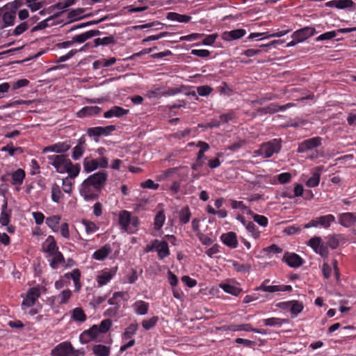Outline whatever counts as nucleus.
Here are the masks:
<instances>
[{"label":"nucleus","mask_w":356,"mask_h":356,"mask_svg":"<svg viewBox=\"0 0 356 356\" xmlns=\"http://www.w3.org/2000/svg\"><path fill=\"white\" fill-rule=\"evenodd\" d=\"M108 174L99 171L86 178L79 186V193L86 201H93L99 197L102 190L106 186Z\"/></svg>","instance_id":"obj_1"},{"label":"nucleus","mask_w":356,"mask_h":356,"mask_svg":"<svg viewBox=\"0 0 356 356\" xmlns=\"http://www.w3.org/2000/svg\"><path fill=\"white\" fill-rule=\"evenodd\" d=\"M49 163L54 167L58 173H65L67 165H71V160L65 154L49 155L47 156Z\"/></svg>","instance_id":"obj_2"},{"label":"nucleus","mask_w":356,"mask_h":356,"mask_svg":"<svg viewBox=\"0 0 356 356\" xmlns=\"http://www.w3.org/2000/svg\"><path fill=\"white\" fill-rule=\"evenodd\" d=\"M307 245L309 246L316 254H318L323 258H327L329 255L327 245L322 241L320 236H314L311 238Z\"/></svg>","instance_id":"obj_3"},{"label":"nucleus","mask_w":356,"mask_h":356,"mask_svg":"<svg viewBox=\"0 0 356 356\" xmlns=\"http://www.w3.org/2000/svg\"><path fill=\"white\" fill-rule=\"evenodd\" d=\"M334 222H335V217L332 214L321 216L312 219L308 223L303 225V228H310L312 227H316L321 226L324 229H327Z\"/></svg>","instance_id":"obj_4"},{"label":"nucleus","mask_w":356,"mask_h":356,"mask_svg":"<svg viewBox=\"0 0 356 356\" xmlns=\"http://www.w3.org/2000/svg\"><path fill=\"white\" fill-rule=\"evenodd\" d=\"M282 142L281 138H273L263 143L261 146L265 154V159L270 158L274 154L279 153L282 149Z\"/></svg>","instance_id":"obj_5"},{"label":"nucleus","mask_w":356,"mask_h":356,"mask_svg":"<svg viewBox=\"0 0 356 356\" xmlns=\"http://www.w3.org/2000/svg\"><path fill=\"white\" fill-rule=\"evenodd\" d=\"M41 286L38 285L30 288L27 291L26 296L22 303V309H24L25 307H31L35 304L38 298L41 295Z\"/></svg>","instance_id":"obj_6"},{"label":"nucleus","mask_w":356,"mask_h":356,"mask_svg":"<svg viewBox=\"0 0 356 356\" xmlns=\"http://www.w3.org/2000/svg\"><path fill=\"white\" fill-rule=\"evenodd\" d=\"M220 329L223 331H245V332H253L254 333H259L261 334H266V332L264 329L259 328H253L250 323L241 324V325H236V324H230V325H222Z\"/></svg>","instance_id":"obj_7"},{"label":"nucleus","mask_w":356,"mask_h":356,"mask_svg":"<svg viewBox=\"0 0 356 356\" xmlns=\"http://www.w3.org/2000/svg\"><path fill=\"white\" fill-rule=\"evenodd\" d=\"M323 138L319 136L313 137L306 139L299 143L297 152L298 153H304L312 150L322 145Z\"/></svg>","instance_id":"obj_8"},{"label":"nucleus","mask_w":356,"mask_h":356,"mask_svg":"<svg viewBox=\"0 0 356 356\" xmlns=\"http://www.w3.org/2000/svg\"><path fill=\"white\" fill-rule=\"evenodd\" d=\"M74 348L70 341H63L55 346L51 352L52 356H72Z\"/></svg>","instance_id":"obj_9"},{"label":"nucleus","mask_w":356,"mask_h":356,"mask_svg":"<svg viewBox=\"0 0 356 356\" xmlns=\"http://www.w3.org/2000/svg\"><path fill=\"white\" fill-rule=\"evenodd\" d=\"M116 129L115 125H108L106 127H95L88 129L87 134L90 136L100 137L110 135Z\"/></svg>","instance_id":"obj_10"},{"label":"nucleus","mask_w":356,"mask_h":356,"mask_svg":"<svg viewBox=\"0 0 356 356\" xmlns=\"http://www.w3.org/2000/svg\"><path fill=\"white\" fill-rule=\"evenodd\" d=\"M282 261L291 268H299L304 264V259L298 254L286 252L284 253Z\"/></svg>","instance_id":"obj_11"},{"label":"nucleus","mask_w":356,"mask_h":356,"mask_svg":"<svg viewBox=\"0 0 356 356\" xmlns=\"http://www.w3.org/2000/svg\"><path fill=\"white\" fill-rule=\"evenodd\" d=\"M316 29L312 26H305L298 30H296L291 35L292 38H297V42H304L309 38L314 35Z\"/></svg>","instance_id":"obj_12"},{"label":"nucleus","mask_w":356,"mask_h":356,"mask_svg":"<svg viewBox=\"0 0 356 356\" xmlns=\"http://www.w3.org/2000/svg\"><path fill=\"white\" fill-rule=\"evenodd\" d=\"M42 251L47 254L46 258L59 252L57 242L53 236L50 235L46 238L45 241L42 244Z\"/></svg>","instance_id":"obj_13"},{"label":"nucleus","mask_w":356,"mask_h":356,"mask_svg":"<svg viewBox=\"0 0 356 356\" xmlns=\"http://www.w3.org/2000/svg\"><path fill=\"white\" fill-rule=\"evenodd\" d=\"M130 222H131V214L129 211L123 210L119 213V225L121 229L129 234H133V230L130 229Z\"/></svg>","instance_id":"obj_14"},{"label":"nucleus","mask_w":356,"mask_h":356,"mask_svg":"<svg viewBox=\"0 0 356 356\" xmlns=\"http://www.w3.org/2000/svg\"><path fill=\"white\" fill-rule=\"evenodd\" d=\"M292 104L288 103L283 106H280L276 103H271L268 106L261 108L259 111L264 114H273L279 111H284L287 108L291 107Z\"/></svg>","instance_id":"obj_15"},{"label":"nucleus","mask_w":356,"mask_h":356,"mask_svg":"<svg viewBox=\"0 0 356 356\" xmlns=\"http://www.w3.org/2000/svg\"><path fill=\"white\" fill-rule=\"evenodd\" d=\"M246 34V31L243 29H238L229 31H224L222 33V39L225 41H232L238 40Z\"/></svg>","instance_id":"obj_16"},{"label":"nucleus","mask_w":356,"mask_h":356,"mask_svg":"<svg viewBox=\"0 0 356 356\" xmlns=\"http://www.w3.org/2000/svg\"><path fill=\"white\" fill-rule=\"evenodd\" d=\"M339 223L344 227H350L356 222V214L351 212L339 215Z\"/></svg>","instance_id":"obj_17"},{"label":"nucleus","mask_w":356,"mask_h":356,"mask_svg":"<svg viewBox=\"0 0 356 356\" xmlns=\"http://www.w3.org/2000/svg\"><path fill=\"white\" fill-rule=\"evenodd\" d=\"M117 268H112L102 271V273L97 277V283L99 286H102L108 284L113 277L115 275Z\"/></svg>","instance_id":"obj_18"},{"label":"nucleus","mask_w":356,"mask_h":356,"mask_svg":"<svg viewBox=\"0 0 356 356\" xmlns=\"http://www.w3.org/2000/svg\"><path fill=\"white\" fill-rule=\"evenodd\" d=\"M156 243L157 246V248H156V250L159 260H163L170 255V252L168 244L165 241H159L156 239Z\"/></svg>","instance_id":"obj_19"},{"label":"nucleus","mask_w":356,"mask_h":356,"mask_svg":"<svg viewBox=\"0 0 356 356\" xmlns=\"http://www.w3.org/2000/svg\"><path fill=\"white\" fill-rule=\"evenodd\" d=\"M222 242L230 248H236L238 245L237 236L235 232H229L220 236Z\"/></svg>","instance_id":"obj_20"},{"label":"nucleus","mask_w":356,"mask_h":356,"mask_svg":"<svg viewBox=\"0 0 356 356\" xmlns=\"http://www.w3.org/2000/svg\"><path fill=\"white\" fill-rule=\"evenodd\" d=\"M47 259L53 270L57 269L60 265H63L65 262V257L60 251L49 256V257H47Z\"/></svg>","instance_id":"obj_21"},{"label":"nucleus","mask_w":356,"mask_h":356,"mask_svg":"<svg viewBox=\"0 0 356 356\" xmlns=\"http://www.w3.org/2000/svg\"><path fill=\"white\" fill-rule=\"evenodd\" d=\"M129 112V111L128 109H124L121 106H114L104 113V117L105 118H111L113 117L122 118L127 115Z\"/></svg>","instance_id":"obj_22"},{"label":"nucleus","mask_w":356,"mask_h":356,"mask_svg":"<svg viewBox=\"0 0 356 356\" xmlns=\"http://www.w3.org/2000/svg\"><path fill=\"white\" fill-rule=\"evenodd\" d=\"M112 252L111 246L109 243H106L99 250L94 252L92 258L97 261H104L108 254Z\"/></svg>","instance_id":"obj_23"},{"label":"nucleus","mask_w":356,"mask_h":356,"mask_svg":"<svg viewBox=\"0 0 356 356\" xmlns=\"http://www.w3.org/2000/svg\"><path fill=\"white\" fill-rule=\"evenodd\" d=\"M16 18L15 11L5 12L2 16V22H0V29H4L9 26H13Z\"/></svg>","instance_id":"obj_24"},{"label":"nucleus","mask_w":356,"mask_h":356,"mask_svg":"<svg viewBox=\"0 0 356 356\" xmlns=\"http://www.w3.org/2000/svg\"><path fill=\"white\" fill-rule=\"evenodd\" d=\"M101 32L99 30H90L85 33L74 36L72 38L74 43H83L88 39L91 38L94 36L100 35Z\"/></svg>","instance_id":"obj_25"},{"label":"nucleus","mask_w":356,"mask_h":356,"mask_svg":"<svg viewBox=\"0 0 356 356\" xmlns=\"http://www.w3.org/2000/svg\"><path fill=\"white\" fill-rule=\"evenodd\" d=\"M10 176L11 184L15 186H20L23 184L26 173L23 169L19 168L13 172Z\"/></svg>","instance_id":"obj_26"},{"label":"nucleus","mask_w":356,"mask_h":356,"mask_svg":"<svg viewBox=\"0 0 356 356\" xmlns=\"http://www.w3.org/2000/svg\"><path fill=\"white\" fill-rule=\"evenodd\" d=\"M83 165L86 172H90L99 168L98 160L91 156H86L83 160Z\"/></svg>","instance_id":"obj_27"},{"label":"nucleus","mask_w":356,"mask_h":356,"mask_svg":"<svg viewBox=\"0 0 356 356\" xmlns=\"http://www.w3.org/2000/svg\"><path fill=\"white\" fill-rule=\"evenodd\" d=\"M282 304L285 305L286 308L290 307V312H291V314L295 315H298L303 309L302 303L298 300L284 302H282Z\"/></svg>","instance_id":"obj_28"},{"label":"nucleus","mask_w":356,"mask_h":356,"mask_svg":"<svg viewBox=\"0 0 356 356\" xmlns=\"http://www.w3.org/2000/svg\"><path fill=\"white\" fill-rule=\"evenodd\" d=\"M166 18L171 21H177L181 23H188L191 21V17L186 15H181L175 12L167 13Z\"/></svg>","instance_id":"obj_29"},{"label":"nucleus","mask_w":356,"mask_h":356,"mask_svg":"<svg viewBox=\"0 0 356 356\" xmlns=\"http://www.w3.org/2000/svg\"><path fill=\"white\" fill-rule=\"evenodd\" d=\"M102 109L99 106H85L78 113L79 116L80 118H83L86 116L97 115L101 112Z\"/></svg>","instance_id":"obj_30"},{"label":"nucleus","mask_w":356,"mask_h":356,"mask_svg":"<svg viewBox=\"0 0 356 356\" xmlns=\"http://www.w3.org/2000/svg\"><path fill=\"white\" fill-rule=\"evenodd\" d=\"M220 287L225 292L235 296H238L242 291V289L227 283H221Z\"/></svg>","instance_id":"obj_31"},{"label":"nucleus","mask_w":356,"mask_h":356,"mask_svg":"<svg viewBox=\"0 0 356 356\" xmlns=\"http://www.w3.org/2000/svg\"><path fill=\"white\" fill-rule=\"evenodd\" d=\"M51 200L54 202L59 203L63 198L64 195L63 194L60 187L57 184H54L51 186Z\"/></svg>","instance_id":"obj_32"},{"label":"nucleus","mask_w":356,"mask_h":356,"mask_svg":"<svg viewBox=\"0 0 356 356\" xmlns=\"http://www.w3.org/2000/svg\"><path fill=\"white\" fill-rule=\"evenodd\" d=\"M191 217V213L188 207H184L179 212V220L181 225L187 224Z\"/></svg>","instance_id":"obj_33"},{"label":"nucleus","mask_w":356,"mask_h":356,"mask_svg":"<svg viewBox=\"0 0 356 356\" xmlns=\"http://www.w3.org/2000/svg\"><path fill=\"white\" fill-rule=\"evenodd\" d=\"M92 350L95 356H109L110 355V348L104 345H95Z\"/></svg>","instance_id":"obj_34"},{"label":"nucleus","mask_w":356,"mask_h":356,"mask_svg":"<svg viewBox=\"0 0 356 356\" xmlns=\"http://www.w3.org/2000/svg\"><path fill=\"white\" fill-rule=\"evenodd\" d=\"M135 312L138 315H145L147 313L149 305L143 300L136 301L134 304Z\"/></svg>","instance_id":"obj_35"},{"label":"nucleus","mask_w":356,"mask_h":356,"mask_svg":"<svg viewBox=\"0 0 356 356\" xmlns=\"http://www.w3.org/2000/svg\"><path fill=\"white\" fill-rule=\"evenodd\" d=\"M72 319L77 322H84L86 320V315L81 307H76L72 310Z\"/></svg>","instance_id":"obj_36"},{"label":"nucleus","mask_w":356,"mask_h":356,"mask_svg":"<svg viewBox=\"0 0 356 356\" xmlns=\"http://www.w3.org/2000/svg\"><path fill=\"white\" fill-rule=\"evenodd\" d=\"M165 220V215L163 210L157 212L154 220V227L156 230L161 229L164 225Z\"/></svg>","instance_id":"obj_37"},{"label":"nucleus","mask_w":356,"mask_h":356,"mask_svg":"<svg viewBox=\"0 0 356 356\" xmlns=\"http://www.w3.org/2000/svg\"><path fill=\"white\" fill-rule=\"evenodd\" d=\"M138 328V325L136 323H131L124 330L122 334V339L127 340L131 339L136 333Z\"/></svg>","instance_id":"obj_38"},{"label":"nucleus","mask_w":356,"mask_h":356,"mask_svg":"<svg viewBox=\"0 0 356 356\" xmlns=\"http://www.w3.org/2000/svg\"><path fill=\"white\" fill-rule=\"evenodd\" d=\"M29 24L28 22H22L20 24L17 26L15 29L12 31L10 30L7 35H15L18 36L24 33L29 28Z\"/></svg>","instance_id":"obj_39"},{"label":"nucleus","mask_w":356,"mask_h":356,"mask_svg":"<svg viewBox=\"0 0 356 356\" xmlns=\"http://www.w3.org/2000/svg\"><path fill=\"white\" fill-rule=\"evenodd\" d=\"M262 322L265 326H281L282 324L286 323L287 320L280 318L272 317L266 319H263Z\"/></svg>","instance_id":"obj_40"},{"label":"nucleus","mask_w":356,"mask_h":356,"mask_svg":"<svg viewBox=\"0 0 356 356\" xmlns=\"http://www.w3.org/2000/svg\"><path fill=\"white\" fill-rule=\"evenodd\" d=\"M60 221V217L59 216H52L48 217L46 219V224L47 226L51 228L53 231L56 232L58 229V225Z\"/></svg>","instance_id":"obj_41"},{"label":"nucleus","mask_w":356,"mask_h":356,"mask_svg":"<svg viewBox=\"0 0 356 356\" xmlns=\"http://www.w3.org/2000/svg\"><path fill=\"white\" fill-rule=\"evenodd\" d=\"M81 170V167L79 164H73L71 161V165H67V170L65 172L68 173V177L70 179L76 177Z\"/></svg>","instance_id":"obj_42"},{"label":"nucleus","mask_w":356,"mask_h":356,"mask_svg":"<svg viewBox=\"0 0 356 356\" xmlns=\"http://www.w3.org/2000/svg\"><path fill=\"white\" fill-rule=\"evenodd\" d=\"M115 43V40L113 35L104 37L103 38H97L94 40V46L95 47L99 45H108Z\"/></svg>","instance_id":"obj_43"},{"label":"nucleus","mask_w":356,"mask_h":356,"mask_svg":"<svg viewBox=\"0 0 356 356\" xmlns=\"http://www.w3.org/2000/svg\"><path fill=\"white\" fill-rule=\"evenodd\" d=\"M55 152L58 154H63L71 148L70 141L58 142L54 144Z\"/></svg>","instance_id":"obj_44"},{"label":"nucleus","mask_w":356,"mask_h":356,"mask_svg":"<svg viewBox=\"0 0 356 356\" xmlns=\"http://www.w3.org/2000/svg\"><path fill=\"white\" fill-rule=\"evenodd\" d=\"M321 174L319 172H314L311 177L306 181L305 184L307 187L314 188L319 184Z\"/></svg>","instance_id":"obj_45"},{"label":"nucleus","mask_w":356,"mask_h":356,"mask_svg":"<svg viewBox=\"0 0 356 356\" xmlns=\"http://www.w3.org/2000/svg\"><path fill=\"white\" fill-rule=\"evenodd\" d=\"M72 295V291L70 289H65L61 291L57 298L60 305L66 304Z\"/></svg>","instance_id":"obj_46"},{"label":"nucleus","mask_w":356,"mask_h":356,"mask_svg":"<svg viewBox=\"0 0 356 356\" xmlns=\"http://www.w3.org/2000/svg\"><path fill=\"white\" fill-rule=\"evenodd\" d=\"M233 268L238 272V273H245L247 272H249L250 269V265L246 264H240L236 261H232Z\"/></svg>","instance_id":"obj_47"},{"label":"nucleus","mask_w":356,"mask_h":356,"mask_svg":"<svg viewBox=\"0 0 356 356\" xmlns=\"http://www.w3.org/2000/svg\"><path fill=\"white\" fill-rule=\"evenodd\" d=\"M356 3L352 0H337V9L355 8Z\"/></svg>","instance_id":"obj_48"},{"label":"nucleus","mask_w":356,"mask_h":356,"mask_svg":"<svg viewBox=\"0 0 356 356\" xmlns=\"http://www.w3.org/2000/svg\"><path fill=\"white\" fill-rule=\"evenodd\" d=\"M158 321V316H153L149 319L143 320L142 322V326L145 330H149L156 325Z\"/></svg>","instance_id":"obj_49"},{"label":"nucleus","mask_w":356,"mask_h":356,"mask_svg":"<svg viewBox=\"0 0 356 356\" xmlns=\"http://www.w3.org/2000/svg\"><path fill=\"white\" fill-rule=\"evenodd\" d=\"M254 290L262 291L268 293H275L280 291V288H278V285L261 284L260 286H257Z\"/></svg>","instance_id":"obj_50"},{"label":"nucleus","mask_w":356,"mask_h":356,"mask_svg":"<svg viewBox=\"0 0 356 356\" xmlns=\"http://www.w3.org/2000/svg\"><path fill=\"white\" fill-rule=\"evenodd\" d=\"M67 277H71L74 282L76 288H79L81 273L79 269H74L71 273L66 274Z\"/></svg>","instance_id":"obj_51"},{"label":"nucleus","mask_w":356,"mask_h":356,"mask_svg":"<svg viewBox=\"0 0 356 356\" xmlns=\"http://www.w3.org/2000/svg\"><path fill=\"white\" fill-rule=\"evenodd\" d=\"M88 45V44H86L83 47H82L79 50L77 49H72L70 50L67 54L65 55L61 56L58 58L57 62L61 63L65 62L70 58H72L78 51H83L85 47H86Z\"/></svg>","instance_id":"obj_52"},{"label":"nucleus","mask_w":356,"mask_h":356,"mask_svg":"<svg viewBox=\"0 0 356 356\" xmlns=\"http://www.w3.org/2000/svg\"><path fill=\"white\" fill-rule=\"evenodd\" d=\"M124 293L122 291L115 292L113 296L108 299V303L111 305L120 306V300L119 298H122Z\"/></svg>","instance_id":"obj_53"},{"label":"nucleus","mask_w":356,"mask_h":356,"mask_svg":"<svg viewBox=\"0 0 356 356\" xmlns=\"http://www.w3.org/2000/svg\"><path fill=\"white\" fill-rule=\"evenodd\" d=\"M246 229L252 234L254 238H258L260 236V232L253 222L249 221L246 223Z\"/></svg>","instance_id":"obj_54"},{"label":"nucleus","mask_w":356,"mask_h":356,"mask_svg":"<svg viewBox=\"0 0 356 356\" xmlns=\"http://www.w3.org/2000/svg\"><path fill=\"white\" fill-rule=\"evenodd\" d=\"M101 333L99 329L98 328V325H94L88 330L83 332V333L81 335H88L90 339H95L99 334Z\"/></svg>","instance_id":"obj_55"},{"label":"nucleus","mask_w":356,"mask_h":356,"mask_svg":"<svg viewBox=\"0 0 356 356\" xmlns=\"http://www.w3.org/2000/svg\"><path fill=\"white\" fill-rule=\"evenodd\" d=\"M327 248L330 247L332 250L337 249L339 245V239L336 235H329L326 243Z\"/></svg>","instance_id":"obj_56"},{"label":"nucleus","mask_w":356,"mask_h":356,"mask_svg":"<svg viewBox=\"0 0 356 356\" xmlns=\"http://www.w3.org/2000/svg\"><path fill=\"white\" fill-rule=\"evenodd\" d=\"M73 184L74 182H72V179H70L69 177L63 179L62 187L63 191L67 194H70L72 193Z\"/></svg>","instance_id":"obj_57"},{"label":"nucleus","mask_w":356,"mask_h":356,"mask_svg":"<svg viewBox=\"0 0 356 356\" xmlns=\"http://www.w3.org/2000/svg\"><path fill=\"white\" fill-rule=\"evenodd\" d=\"M112 325V321L109 318L103 320L98 326L101 333H106L108 331Z\"/></svg>","instance_id":"obj_58"},{"label":"nucleus","mask_w":356,"mask_h":356,"mask_svg":"<svg viewBox=\"0 0 356 356\" xmlns=\"http://www.w3.org/2000/svg\"><path fill=\"white\" fill-rule=\"evenodd\" d=\"M213 91V88L209 86H200L197 88V92L200 96L207 97Z\"/></svg>","instance_id":"obj_59"},{"label":"nucleus","mask_w":356,"mask_h":356,"mask_svg":"<svg viewBox=\"0 0 356 356\" xmlns=\"http://www.w3.org/2000/svg\"><path fill=\"white\" fill-rule=\"evenodd\" d=\"M85 150H86L85 147H82L76 145L73 148L72 158L74 161L79 160L83 156V153L85 152Z\"/></svg>","instance_id":"obj_60"},{"label":"nucleus","mask_w":356,"mask_h":356,"mask_svg":"<svg viewBox=\"0 0 356 356\" xmlns=\"http://www.w3.org/2000/svg\"><path fill=\"white\" fill-rule=\"evenodd\" d=\"M247 144V141L245 139L239 140L237 142L233 143L231 144L228 147L227 149L232 151V152H236L238 149H240L241 147L245 146Z\"/></svg>","instance_id":"obj_61"},{"label":"nucleus","mask_w":356,"mask_h":356,"mask_svg":"<svg viewBox=\"0 0 356 356\" xmlns=\"http://www.w3.org/2000/svg\"><path fill=\"white\" fill-rule=\"evenodd\" d=\"M253 220L258 223L260 226L266 227L268 224V219L262 215L254 214Z\"/></svg>","instance_id":"obj_62"},{"label":"nucleus","mask_w":356,"mask_h":356,"mask_svg":"<svg viewBox=\"0 0 356 356\" xmlns=\"http://www.w3.org/2000/svg\"><path fill=\"white\" fill-rule=\"evenodd\" d=\"M236 117V113L233 110H230L227 113L221 114L220 115V120L222 123H227L232 120Z\"/></svg>","instance_id":"obj_63"},{"label":"nucleus","mask_w":356,"mask_h":356,"mask_svg":"<svg viewBox=\"0 0 356 356\" xmlns=\"http://www.w3.org/2000/svg\"><path fill=\"white\" fill-rule=\"evenodd\" d=\"M83 224L85 225L86 231L88 234L94 233L98 229V227L93 222L83 220Z\"/></svg>","instance_id":"obj_64"}]
</instances>
